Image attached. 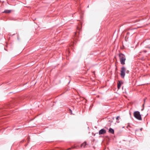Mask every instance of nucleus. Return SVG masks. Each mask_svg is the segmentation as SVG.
I'll return each instance as SVG.
<instances>
[{"label":"nucleus","instance_id":"6","mask_svg":"<svg viewBox=\"0 0 150 150\" xmlns=\"http://www.w3.org/2000/svg\"><path fill=\"white\" fill-rule=\"evenodd\" d=\"M86 142H85L81 144V145L80 146V147H83V148H84L85 147V146H86Z\"/></svg>","mask_w":150,"mask_h":150},{"label":"nucleus","instance_id":"13","mask_svg":"<svg viewBox=\"0 0 150 150\" xmlns=\"http://www.w3.org/2000/svg\"><path fill=\"white\" fill-rule=\"evenodd\" d=\"M143 128H141L140 129V130L141 131H142V129Z\"/></svg>","mask_w":150,"mask_h":150},{"label":"nucleus","instance_id":"8","mask_svg":"<svg viewBox=\"0 0 150 150\" xmlns=\"http://www.w3.org/2000/svg\"><path fill=\"white\" fill-rule=\"evenodd\" d=\"M11 10H6L4 11V12H3V13H10L11 12Z\"/></svg>","mask_w":150,"mask_h":150},{"label":"nucleus","instance_id":"10","mask_svg":"<svg viewBox=\"0 0 150 150\" xmlns=\"http://www.w3.org/2000/svg\"><path fill=\"white\" fill-rule=\"evenodd\" d=\"M129 127L130 128H131V127L129 125H128V126L127 127V128L128 129H129L130 130V129L129 128Z\"/></svg>","mask_w":150,"mask_h":150},{"label":"nucleus","instance_id":"15","mask_svg":"<svg viewBox=\"0 0 150 150\" xmlns=\"http://www.w3.org/2000/svg\"><path fill=\"white\" fill-rule=\"evenodd\" d=\"M146 52L147 51L146 50H144V52Z\"/></svg>","mask_w":150,"mask_h":150},{"label":"nucleus","instance_id":"17","mask_svg":"<svg viewBox=\"0 0 150 150\" xmlns=\"http://www.w3.org/2000/svg\"><path fill=\"white\" fill-rule=\"evenodd\" d=\"M75 147H72V148H74Z\"/></svg>","mask_w":150,"mask_h":150},{"label":"nucleus","instance_id":"7","mask_svg":"<svg viewBox=\"0 0 150 150\" xmlns=\"http://www.w3.org/2000/svg\"><path fill=\"white\" fill-rule=\"evenodd\" d=\"M120 86H121L120 81H119L117 83V88L118 89H119L120 88Z\"/></svg>","mask_w":150,"mask_h":150},{"label":"nucleus","instance_id":"12","mask_svg":"<svg viewBox=\"0 0 150 150\" xmlns=\"http://www.w3.org/2000/svg\"><path fill=\"white\" fill-rule=\"evenodd\" d=\"M139 130H138V129H137V130H136V132H138L139 131Z\"/></svg>","mask_w":150,"mask_h":150},{"label":"nucleus","instance_id":"11","mask_svg":"<svg viewBox=\"0 0 150 150\" xmlns=\"http://www.w3.org/2000/svg\"><path fill=\"white\" fill-rule=\"evenodd\" d=\"M70 110V112H71V114H72V111H71V110L70 109V110Z\"/></svg>","mask_w":150,"mask_h":150},{"label":"nucleus","instance_id":"2","mask_svg":"<svg viewBox=\"0 0 150 150\" xmlns=\"http://www.w3.org/2000/svg\"><path fill=\"white\" fill-rule=\"evenodd\" d=\"M127 74H129V70H127L126 71L125 68L124 67H121L120 76L122 77H124L125 75V72Z\"/></svg>","mask_w":150,"mask_h":150},{"label":"nucleus","instance_id":"5","mask_svg":"<svg viewBox=\"0 0 150 150\" xmlns=\"http://www.w3.org/2000/svg\"><path fill=\"white\" fill-rule=\"evenodd\" d=\"M109 132L112 134H113L114 133V129L111 128H109Z\"/></svg>","mask_w":150,"mask_h":150},{"label":"nucleus","instance_id":"14","mask_svg":"<svg viewBox=\"0 0 150 150\" xmlns=\"http://www.w3.org/2000/svg\"><path fill=\"white\" fill-rule=\"evenodd\" d=\"M129 113L130 115L131 116V112H130V111H129Z\"/></svg>","mask_w":150,"mask_h":150},{"label":"nucleus","instance_id":"1","mask_svg":"<svg viewBox=\"0 0 150 150\" xmlns=\"http://www.w3.org/2000/svg\"><path fill=\"white\" fill-rule=\"evenodd\" d=\"M119 56L121 64L122 65L125 64V62L126 60L125 55L123 54L120 53L119 54Z\"/></svg>","mask_w":150,"mask_h":150},{"label":"nucleus","instance_id":"4","mask_svg":"<svg viewBox=\"0 0 150 150\" xmlns=\"http://www.w3.org/2000/svg\"><path fill=\"white\" fill-rule=\"evenodd\" d=\"M106 130L104 129H100L99 132V135L103 134L106 133Z\"/></svg>","mask_w":150,"mask_h":150},{"label":"nucleus","instance_id":"16","mask_svg":"<svg viewBox=\"0 0 150 150\" xmlns=\"http://www.w3.org/2000/svg\"><path fill=\"white\" fill-rule=\"evenodd\" d=\"M71 149V148H69L68 149V150H69V149Z\"/></svg>","mask_w":150,"mask_h":150},{"label":"nucleus","instance_id":"3","mask_svg":"<svg viewBox=\"0 0 150 150\" xmlns=\"http://www.w3.org/2000/svg\"><path fill=\"white\" fill-rule=\"evenodd\" d=\"M133 115L134 117L137 119L141 120L142 118L140 112L138 111H135L133 113Z\"/></svg>","mask_w":150,"mask_h":150},{"label":"nucleus","instance_id":"9","mask_svg":"<svg viewBox=\"0 0 150 150\" xmlns=\"http://www.w3.org/2000/svg\"><path fill=\"white\" fill-rule=\"evenodd\" d=\"M119 118L120 117L119 116H118L116 117V119L117 120V123H119L120 122L119 121H118L119 120Z\"/></svg>","mask_w":150,"mask_h":150}]
</instances>
